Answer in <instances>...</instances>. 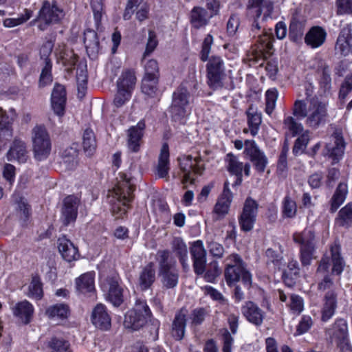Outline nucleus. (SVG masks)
<instances>
[{
    "label": "nucleus",
    "mask_w": 352,
    "mask_h": 352,
    "mask_svg": "<svg viewBox=\"0 0 352 352\" xmlns=\"http://www.w3.org/2000/svg\"><path fill=\"white\" fill-rule=\"evenodd\" d=\"M292 113L297 119L305 118L306 126L312 129L324 125L329 116L327 104L316 96L305 100H296Z\"/></svg>",
    "instance_id": "nucleus-1"
},
{
    "label": "nucleus",
    "mask_w": 352,
    "mask_h": 352,
    "mask_svg": "<svg viewBox=\"0 0 352 352\" xmlns=\"http://www.w3.org/2000/svg\"><path fill=\"white\" fill-rule=\"evenodd\" d=\"M120 180L116 186L109 192V203L112 214L116 218H122L129 208V204L133 199L135 189L132 178L122 173Z\"/></svg>",
    "instance_id": "nucleus-2"
},
{
    "label": "nucleus",
    "mask_w": 352,
    "mask_h": 352,
    "mask_svg": "<svg viewBox=\"0 0 352 352\" xmlns=\"http://www.w3.org/2000/svg\"><path fill=\"white\" fill-rule=\"evenodd\" d=\"M224 276L228 286H232L241 278L248 287L252 283V274L246 269V265L238 254H231L224 260Z\"/></svg>",
    "instance_id": "nucleus-3"
},
{
    "label": "nucleus",
    "mask_w": 352,
    "mask_h": 352,
    "mask_svg": "<svg viewBox=\"0 0 352 352\" xmlns=\"http://www.w3.org/2000/svg\"><path fill=\"white\" fill-rule=\"evenodd\" d=\"M157 261L159 265L158 274L163 286L167 289L176 287L179 280V272L176 261L171 258L170 252L166 250H159L157 252Z\"/></svg>",
    "instance_id": "nucleus-4"
},
{
    "label": "nucleus",
    "mask_w": 352,
    "mask_h": 352,
    "mask_svg": "<svg viewBox=\"0 0 352 352\" xmlns=\"http://www.w3.org/2000/svg\"><path fill=\"white\" fill-rule=\"evenodd\" d=\"M293 240L300 245L299 258L301 265L304 267L310 265L315 258L317 240L314 230L305 228L300 232H296L293 234Z\"/></svg>",
    "instance_id": "nucleus-5"
},
{
    "label": "nucleus",
    "mask_w": 352,
    "mask_h": 352,
    "mask_svg": "<svg viewBox=\"0 0 352 352\" xmlns=\"http://www.w3.org/2000/svg\"><path fill=\"white\" fill-rule=\"evenodd\" d=\"M190 94L188 90L180 85L173 93L170 113L175 121L181 122L191 113Z\"/></svg>",
    "instance_id": "nucleus-6"
},
{
    "label": "nucleus",
    "mask_w": 352,
    "mask_h": 352,
    "mask_svg": "<svg viewBox=\"0 0 352 352\" xmlns=\"http://www.w3.org/2000/svg\"><path fill=\"white\" fill-rule=\"evenodd\" d=\"M63 10L58 6L55 1H43L37 17L31 21L34 25L38 22V28L41 31L46 30L49 26L59 23L64 17Z\"/></svg>",
    "instance_id": "nucleus-7"
},
{
    "label": "nucleus",
    "mask_w": 352,
    "mask_h": 352,
    "mask_svg": "<svg viewBox=\"0 0 352 352\" xmlns=\"http://www.w3.org/2000/svg\"><path fill=\"white\" fill-rule=\"evenodd\" d=\"M206 64V78L208 87L217 90L223 87L226 78V65L222 57L212 56Z\"/></svg>",
    "instance_id": "nucleus-8"
},
{
    "label": "nucleus",
    "mask_w": 352,
    "mask_h": 352,
    "mask_svg": "<svg viewBox=\"0 0 352 352\" xmlns=\"http://www.w3.org/2000/svg\"><path fill=\"white\" fill-rule=\"evenodd\" d=\"M151 316V312L146 301L138 299L134 307L126 314L124 325L133 331L139 330L144 326Z\"/></svg>",
    "instance_id": "nucleus-9"
},
{
    "label": "nucleus",
    "mask_w": 352,
    "mask_h": 352,
    "mask_svg": "<svg viewBox=\"0 0 352 352\" xmlns=\"http://www.w3.org/2000/svg\"><path fill=\"white\" fill-rule=\"evenodd\" d=\"M274 41L272 32H265L259 35L252 47V51L248 54L249 61L257 63L259 60H264L270 57L274 53Z\"/></svg>",
    "instance_id": "nucleus-10"
},
{
    "label": "nucleus",
    "mask_w": 352,
    "mask_h": 352,
    "mask_svg": "<svg viewBox=\"0 0 352 352\" xmlns=\"http://www.w3.org/2000/svg\"><path fill=\"white\" fill-rule=\"evenodd\" d=\"M178 161L180 169L184 173L182 183L184 185L188 182L194 183L195 179L191 177L192 173L201 175L205 170L204 162L199 153L183 155L178 158Z\"/></svg>",
    "instance_id": "nucleus-11"
},
{
    "label": "nucleus",
    "mask_w": 352,
    "mask_h": 352,
    "mask_svg": "<svg viewBox=\"0 0 352 352\" xmlns=\"http://www.w3.org/2000/svg\"><path fill=\"white\" fill-rule=\"evenodd\" d=\"M119 275L116 273L108 276L101 287L106 292V300L114 307H120L124 302V287Z\"/></svg>",
    "instance_id": "nucleus-12"
},
{
    "label": "nucleus",
    "mask_w": 352,
    "mask_h": 352,
    "mask_svg": "<svg viewBox=\"0 0 352 352\" xmlns=\"http://www.w3.org/2000/svg\"><path fill=\"white\" fill-rule=\"evenodd\" d=\"M32 142L34 157L39 161L45 160L50 154L52 144L50 135L43 126H36L32 130Z\"/></svg>",
    "instance_id": "nucleus-13"
},
{
    "label": "nucleus",
    "mask_w": 352,
    "mask_h": 352,
    "mask_svg": "<svg viewBox=\"0 0 352 352\" xmlns=\"http://www.w3.org/2000/svg\"><path fill=\"white\" fill-rule=\"evenodd\" d=\"M258 204L251 197L245 201L243 210L239 217V224L243 232H249L254 228L258 213Z\"/></svg>",
    "instance_id": "nucleus-14"
},
{
    "label": "nucleus",
    "mask_w": 352,
    "mask_h": 352,
    "mask_svg": "<svg viewBox=\"0 0 352 352\" xmlns=\"http://www.w3.org/2000/svg\"><path fill=\"white\" fill-rule=\"evenodd\" d=\"M244 153L252 162L255 169L260 173L265 171L268 163L265 155L261 151L254 140L245 141Z\"/></svg>",
    "instance_id": "nucleus-15"
},
{
    "label": "nucleus",
    "mask_w": 352,
    "mask_h": 352,
    "mask_svg": "<svg viewBox=\"0 0 352 352\" xmlns=\"http://www.w3.org/2000/svg\"><path fill=\"white\" fill-rule=\"evenodd\" d=\"M16 117L14 109L6 111L0 109V144H5L13 136L12 123Z\"/></svg>",
    "instance_id": "nucleus-16"
},
{
    "label": "nucleus",
    "mask_w": 352,
    "mask_h": 352,
    "mask_svg": "<svg viewBox=\"0 0 352 352\" xmlns=\"http://www.w3.org/2000/svg\"><path fill=\"white\" fill-rule=\"evenodd\" d=\"M79 205L80 199L74 195L64 199L60 217L63 226H67L76 221Z\"/></svg>",
    "instance_id": "nucleus-17"
},
{
    "label": "nucleus",
    "mask_w": 352,
    "mask_h": 352,
    "mask_svg": "<svg viewBox=\"0 0 352 352\" xmlns=\"http://www.w3.org/2000/svg\"><path fill=\"white\" fill-rule=\"evenodd\" d=\"M243 317L251 324L260 327L263 323L265 313L257 304L252 301H246L241 307Z\"/></svg>",
    "instance_id": "nucleus-18"
},
{
    "label": "nucleus",
    "mask_w": 352,
    "mask_h": 352,
    "mask_svg": "<svg viewBox=\"0 0 352 352\" xmlns=\"http://www.w3.org/2000/svg\"><path fill=\"white\" fill-rule=\"evenodd\" d=\"M190 252L195 273L197 275H203L206 267V252L203 242L201 240L195 241L192 244Z\"/></svg>",
    "instance_id": "nucleus-19"
},
{
    "label": "nucleus",
    "mask_w": 352,
    "mask_h": 352,
    "mask_svg": "<svg viewBox=\"0 0 352 352\" xmlns=\"http://www.w3.org/2000/svg\"><path fill=\"white\" fill-rule=\"evenodd\" d=\"M16 215L23 226H27L31 216V206L20 192H14L11 197Z\"/></svg>",
    "instance_id": "nucleus-20"
},
{
    "label": "nucleus",
    "mask_w": 352,
    "mask_h": 352,
    "mask_svg": "<svg viewBox=\"0 0 352 352\" xmlns=\"http://www.w3.org/2000/svg\"><path fill=\"white\" fill-rule=\"evenodd\" d=\"M325 334L331 343H336L349 337L346 320L344 318H337L329 328L325 329Z\"/></svg>",
    "instance_id": "nucleus-21"
},
{
    "label": "nucleus",
    "mask_w": 352,
    "mask_h": 352,
    "mask_svg": "<svg viewBox=\"0 0 352 352\" xmlns=\"http://www.w3.org/2000/svg\"><path fill=\"white\" fill-rule=\"evenodd\" d=\"M66 91L64 86L56 83L51 95L52 108L58 116H62L65 113L66 104Z\"/></svg>",
    "instance_id": "nucleus-22"
},
{
    "label": "nucleus",
    "mask_w": 352,
    "mask_h": 352,
    "mask_svg": "<svg viewBox=\"0 0 352 352\" xmlns=\"http://www.w3.org/2000/svg\"><path fill=\"white\" fill-rule=\"evenodd\" d=\"M232 199V193L229 188V183L226 182L223 192L218 199L213 209V212L217 215L218 219L224 217L228 213Z\"/></svg>",
    "instance_id": "nucleus-23"
},
{
    "label": "nucleus",
    "mask_w": 352,
    "mask_h": 352,
    "mask_svg": "<svg viewBox=\"0 0 352 352\" xmlns=\"http://www.w3.org/2000/svg\"><path fill=\"white\" fill-rule=\"evenodd\" d=\"M226 162H227L228 170L233 175H235L237 177L236 184H241L242 182V172L244 170V173L246 176H249L250 174V165L249 164H243L239 162L237 157L232 153H228L226 155Z\"/></svg>",
    "instance_id": "nucleus-24"
},
{
    "label": "nucleus",
    "mask_w": 352,
    "mask_h": 352,
    "mask_svg": "<svg viewBox=\"0 0 352 352\" xmlns=\"http://www.w3.org/2000/svg\"><path fill=\"white\" fill-rule=\"evenodd\" d=\"M327 33L321 26H313L305 36V44L312 49L322 46L326 41Z\"/></svg>",
    "instance_id": "nucleus-25"
},
{
    "label": "nucleus",
    "mask_w": 352,
    "mask_h": 352,
    "mask_svg": "<svg viewBox=\"0 0 352 352\" xmlns=\"http://www.w3.org/2000/svg\"><path fill=\"white\" fill-rule=\"evenodd\" d=\"M331 139L333 144L329 143L326 145L327 155L332 159L333 163H337L344 154L345 144L340 133H334Z\"/></svg>",
    "instance_id": "nucleus-26"
},
{
    "label": "nucleus",
    "mask_w": 352,
    "mask_h": 352,
    "mask_svg": "<svg viewBox=\"0 0 352 352\" xmlns=\"http://www.w3.org/2000/svg\"><path fill=\"white\" fill-rule=\"evenodd\" d=\"M111 320L106 307L102 304H98L91 314L94 325L102 330H108L111 327Z\"/></svg>",
    "instance_id": "nucleus-27"
},
{
    "label": "nucleus",
    "mask_w": 352,
    "mask_h": 352,
    "mask_svg": "<svg viewBox=\"0 0 352 352\" xmlns=\"http://www.w3.org/2000/svg\"><path fill=\"white\" fill-rule=\"evenodd\" d=\"M188 311L186 308H182L176 312L172 324V336L177 340H181L185 333L186 326V317Z\"/></svg>",
    "instance_id": "nucleus-28"
},
{
    "label": "nucleus",
    "mask_w": 352,
    "mask_h": 352,
    "mask_svg": "<svg viewBox=\"0 0 352 352\" xmlns=\"http://www.w3.org/2000/svg\"><path fill=\"white\" fill-rule=\"evenodd\" d=\"M145 123L140 120L136 126H131L128 131V147L133 152L140 149L141 139L144 135Z\"/></svg>",
    "instance_id": "nucleus-29"
},
{
    "label": "nucleus",
    "mask_w": 352,
    "mask_h": 352,
    "mask_svg": "<svg viewBox=\"0 0 352 352\" xmlns=\"http://www.w3.org/2000/svg\"><path fill=\"white\" fill-rule=\"evenodd\" d=\"M58 248L62 257L67 262L76 261L79 258L78 248L65 236L58 239Z\"/></svg>",
    "instance_id": "nucleus-30"
},
{
    "label": "nucleus",
    "mask_w": 352,
    "mask_h": 352,
    "mask_svg": "<svg viewBox=\"0 0 352 352\" xmlns=\"http://www.w3.org/2000/svg\"><path fill=\"white\" fill-rule=\"evenodd\" d=\"M336 308L337 294L334 291H328L324 297V304L321 310L322 321H329L335 314Z\"/></svg>",
    "instance_id": "nucleus-31"
},
{
    "label": "nucleus",
    "mask_w": 352,
    "mask_h": 352,
    "mask_svg": "<svg viewBox=\"0 0 352 352\" xmlns=\"http://www.w3.org/2000/svg\"><path fill=\"white\" fill-rule=\"evenodd\" d=\"M28 157L25 143L15 138L8 152V160L10 161L17 160L19 162L24 163L27 161Z\"/></svg>",
    "instance_id": "nucleus-32"
},
{
    "label": "nucleus",
    "mask_w": 352,
    "mask_h": 352,
    "mask_svg": "<svg viewBox=\"0 0 352 352\" xmlns=\"http://www.w3.org/2000/svg\"><path fill=\"white\" fill-rule=\"evenodd\" d=\"M13 314L25 324L30 322L34 314L32 305L25 300L16 303L12 307Z\"/></svg>",
    "instance_id": "nucleus-33"
},
{
    "label": "nucleus",
    "mask_w": 352,
    "mask_h": 352,
    "mask_svg": "<svg viewBox=\"0 0 352 352\" xmlns=\"http://www.w3.org/2000/svg\"><path fill=\"white\" fill-rule=\"evenodd\" d=\"M348 194V186L346 182H340L329 200V212H336L346 200Z\"/></svg>",
    "instance_id": "nucleus-34"
},
{
    "label": "nucleus",
    "mask_w": 352,
    "mask_h": 352,
    "mask_svg": "<svg viewBox=\"0 0 352 352\" xmlns=\"http://www.w3.org/2000/svg\"><path fill=\"white\" fill-rule=\"evenodd\" d=\"M155 280V265L153 262H150L140 272L138 284L142 290H146L151 287Z\"/></svg>",
    "instance_id": "nucleus-35"
},
{
    "label": "nucleus",
    "mask_w": 352,
    "mask_h": 352,
    "mask_svg": "<svg viewBox=\"0 0 352 352\" xmlns=\"http://www.w3.org/2000/svg\"><path fill=\"white\" fill-rule=\"evenodd\" d=\"M212 14L201 7H194L190 12V21L195 29H199L208 25Z\"/></svg>",
    "instance_id": "nucleus-36"
},
{
    "label": "nucleus",
    "mask_w": 352,
    "mask_h": 352,
    "mask_svg": "<svg viewBox=\"0 0 352 352\" xmlns=\"http://www.w3.org/2000/svg\"><path fill=\"white\" fill-rule=\"evenodd\" d=\"M137 78L134 69H124L117 81V88L132 92L135 88Z\"/></svg>",
    "instance_id": "nucleus-37"
},
{
    "label": "nucleus",
    "mask_w": 352,
    "mask_h": 352,
    "mask_svg": "<svg viewBox=\"0 0 352 352\" xmlns=\"http://www.w3.org/2000/svg\"><path fill=\"white\" fill-rule=\"evenodd\" d=\"M169 166V148L167 144L162 146L156 168V173L159 177L166 178L168 176Z\"/></svg>",
    "instance_id": "nucleus-38"
},
{
    "label": "nucleus",
    "mask_w": 352,
    "mask_h": 352,
    "mask_svg": "<svg viewBox=\"0 0 352 352\" xmlns=\"http://www.w3.org/2000/svg\"><path fill=\"white\" fill-rule=\"evenodd\" d=\"M305 29V21L292 17L289 27V38L295 43L301 41Z\"/></svg>",
    "instance_id": "nucleus-39"
},
{
    "label": "nucleus",
    "mask_w": 352,
    "mask_h": 352,
    "mask_svg": "<svg viewBox=\"0 0 352 352\" xmlns=\"http://www.w3.org/2000/svg\"><path fill=\"white\" fill-rule=\"evenodd\" d=\"M76 290L82 294L91 292L94 290V273L87 272L75 280Z\"/></svg>",
    "instance_id": "nucleus-40"
},
{
    "label": "nucleus",
    "mask_w": 352,
    "mask_h": 352,
    "mask_svg": "<svg viewBox=\"0 0 352 352\" xmlns=\"http://www.w3.org/2000/svg\"><path fill=\"white\" fill-rule=\"evenodd\" d=\"M84 44L89 56H95L100 51L98 35L94 30H87L85 32Z\"/></svg>",
    "instance_id": "nucleus-41"
},
{
    "label": "nucleus",
    "mask_w": 352,
    "mask_h": 352,
    "mask_svg": "<svg viewBox=\"0 0 352 352\" xmlns=\"http://www.w3.org/2000/svg\"><path fill=\"white\" fill-rule=\"evenodd\" d=\"M248 8L256 10V17H259L263 11L264 13V18L270 16L274 10V4L272 0H249Z\"/></svg>",
    "instance_id": "nucleus-42"
},
{
    "label": "nucleus",
    "mask_w": 352,
    "mask_h": 352,
    "mask_svg": "<svg viewBox=\"0 0 352 352\" xmlns=\"http://www.w3.org/2000/svg\"><path fill=\"white\" fill-rule=\"evenodd\" d=\"M335 223L338 226L345 228L352 226V202L348 203L340 210Z\"/></svg>",
    "instance_id": "nucleus-43"
},
{
    "label": "nucleus",
    "mask_w": 352,
    "mask_h": 352,
    "mask_svg": "<svg viewBox=\"0 0 352 352\" xmlns=\"http://www.w3.org/2000/svg\"><path fill=\"white\" fill-rule=\"evenodd\" d=\"M249 131L252 136L257 135L261 123V114L250 105L246 111Z\"/></svg>",
    "instance_id": "nucleus-44"
},
{
    "label": "nucleus",
    "mask_w": 352,
    "mask_h": 352,
    "mask_svg": "<svg viewBox=\"0 0 352 352\" xmlns=\"http://www.w3.org/2000/svg\"><path fill=\"white\" fill-rule=\"evenodd\" d=\"M331 262L333 265L332 272L340 275L344 269V261L340 254V246L333 244L331 246Z\"/></svg>",
    "instance_id": "nucleus-45"
},
{
    "label": "nucleus",
    "mask_w": 352,
    "mask_h": 352,
    "mask_svg": "<svg viewBox=\"0 0 352 352\" xmlns=\"http://www.w3.org/2000/svg\"><path fill=\"white\" fill-rule=\"evenodd\" d=\"M46 316L50 318L65 319L69 314V308L64 303L56 304L47 307L45 311Z\"/></svg>",
    "instance_id": "nucleus-46"
},
{
    "label": "nucleus",
    "mask_w": 352,
    "mask_h": 352,
    "mask_svg": "<svg viewBox=\"0 0 352 352\" xmlns=\"http://www.w3.org/2000/svg\"><path fill=\"white\" fill-rule=\"evenodd\" d=\"M160 77H143L141 89L143 94L151 98H154L158 91Z\"/></svg>",
    "instance_id": "nucleus-47"
},
{
    "label": "nucleus",
    "mask_w": 352,
    "mask_h": 352,
    "mask_svg": "<svg viewBox=\"0 0 352 352\" xmlns=\"http://www.w3.org/2000/svg\"><path fill=\"white\" fill-rule=\"evenodd\" d=\"M82 146L85 153L91 156L96 149V140L94 131L90 129L85 130L82 135Z\"/></svg>",
    "instance_id": "nucleus-48"
},
{
    "label": "nucleus",
    "mask_w": 352,
    "mask_h": 352,
    "mask_svg": "<svg viewBox=\"0 0 352 352\" xmlns=\"http://www.w3.org/2000/svg\"><path fill=\"white\" fill-rule=\"evenodd\" d=\"M297 212V206L294 200L289 195L284 197L282 202V214L285 218H294Z\"/></svg>",
    "instance_id": "nucleus-49"
},
{
    "label": "nucleus",
    "mask_w": 352,
    "mask_h": 352,
    "mask_svg": "<svg viewBox=\"0 0 352 352\" xmlns=\"http://www.w3.org/2000/svg\"><path fill=\"white\" fill-rule=\"evenodd\" d=\"M28 296L30 298L41 299L43 296V288L41 279L38 276H33L28 287Z\"/></svg>",
    "instance_id": "nucleus-50"
},
{
    "label": "nucleus",
    "mask_w": 352,
    "mask_h": 352,
    "mask_svg": "<svg viewBox=\"0 0 352 352\" xmlns=\"http://www.w3.org/2000/svg\"><path fill=\"white\" fill-rule=\"evenodd\" d=\"M52 64L50 59L45 58V63L42 69L39 79L41 87H45L52 82Z\"/></svg>",
    "instance_id": "nucleus-51"
},
{
    "label": "nucleus",
    "mask_w": 352,
    "mask_h": 352,
    "mask_svg": "<svg viewBox=\"0 0 352 352\" xmlns=\"http://www.w3.org/2000/svg\"><path fill=\"white\" fill-rule=\"evenodd\" d=\"M32 16V11L25 9L24 12L17 18H8L3 21V25L7 28H13L21 25L29 20Z\"/></svg>",
    "instance_id": "nucleus-52"
},
{
    "label": "nucleus",
    "mask_w": 352,
    "mask_h": 352,
    "mask_svg": "<svg viewBox=\"0 0 352 352\" xmlns=\"http://www.w3.org/2000/svg\"><path fill=\"white\" fill-rule=\"evenodd\" d=\"M277 98L278 91L275 88L268 89L265 92V112L268 115H271L275 109Z\"/></svg>",
    "instance_id": "nucleus-53"
},
{
    "label": "nucleus",
    "mask_w": 352,
    "mask_h": 352,
    "mask_svg": "<svg viewBox=\"0 0 352 352\" xmlns=\"http://www.w3.org/2000/svg\"><path fill=\"white\" fill-rule=\"evenodd\" d=\"M49 346L52 349V352H72L69 343L62 338H52Z\"/></svg>",
    "instance_id": "nucleus-54"
},
{
    "label": "nucleus",
    "mask_w": 352,
    "mask_h": 352,
    "mask_svg": "<svg viewBox=\"0 0 352 352\" xmlns=\"http://www.w3.org/2000/svg\"><path fill=\"white\" fill-rule=\"evenodd\" d=\"M283 124L293 136H296L303 131L302 124L297 122L292 116H287L285 118Z\"/></svg>",
    "instance_id": "nucleus-55"
},
{
    "label": "nucleus",
    "mask_w": 352,
    "mask_h": 352,
    "mask_svg": "<svg viewBox=\"0 0 352 352\" xmlns=\"http://www.w3.org/2000/svg\"><path fill=\"white\" fill-rule=\"evenodd\" d=\"M221 274V270L219 267L217 261L210 262L206 267L204 273V278L207 282H213Z\"/></svg>",
    "instance_id": "nucleus-56"
},
{
    "label": "nucleus",
    "mask_w": 352,
    "mask_h": 352,
    "mask_svg": "<svg viewBox=\"0 0 352 352\" xmlns=\"http://www.w3.org/2000/svg\"><path fill=\"white\" fill-rule=\"evenodd\" d=\"M309 142V133L308 131H307L296 140L293 147V153L295 155L302 153L306 148Z\"/></svg>",
    "instance_id": "nucleus-57"
},
{
    "label": "nucleus",
    "mask_w": 352,
    "mask_h": 352,
    "mask_svg": "<svg viewBox=\"0 0 352 352\" xmlns=\"http://www.w3.org/2000/svg\"><path fill=\"white\" fill-rule=\"evenodd\" d=\"M318 73L320 72L321 75L319 79L320 87L326 91L329 90L331 85V78L330 76V69L326 65H322L321 70L317 69Z\"/></svg>",
    "instance_id": "nucleus-58"
},
{
    "label": "nucleus",
    "mask_w": 352,
    "mask_h": 352,
    "mask_svg": "<svg viewBox=\"0 0 352 352\" xmlns=\"http://www.w3.org/2000/svg\"><path fill=\"white\" fill-rule=\"evenodd\" d=\"M289 302L287 306L294 314H300L304 309V302L302 297L296 294H292L289 297Z\"/></svg>",
    "instance_id": "nucleus-59"
},
{
    "label": "nucleus",
    "mask_w": 352,
    "mask_h": 352,
    "mask_svg": "<svg viewBox=\"0 0 352 352\" xmlns=\"http://www.w3.org/2000/svg\"><path fill=\"white\" fill-rule=\"evenodd\" d=\"M208 314L209 311L206 308L199 307L195 309L191 313L192 324L195 326L201 324Z\"/></svg>",
    "instance_id": "nucleus-60"
},
{
    "label": "nucleus",
    "mask_w": 352,
    "mask_h": 352,
    "mask_svg": "<svg viewBox=\"0 0 352 352\" xmlns=\"http://www.w3.org/2000/svg\"><path fill=\"white\" fill-rule=\"evenodd\" d=\"M117 89L118 91L114 97L113 104L116 107L119 108L123 106L126 102L129 100L131 97L132 92L123 89Z\"/></svg>",
    "instance_id": "nucleus-61"
},
{
    "label": "nucleus",
    "mask_w": 352,
    "mask_h": 352,
    "mask_svg": "<svg viewBox=\"0 0 352 352\" xmlns=\"http://www.w3.org/2000/svg\"><path fill=\"white\" fill-rule=\"evenodd\" d=\"M213 43V37L211 34H208L206 35V36L204 38V41L202 43L201 45V50L200 52V59L205 62L210 57L209 54L210 52L211 46Z\"/></svg>",
    "instance_id": "nucleus-62"
},
{
    "label": "nucleus",
    "mask_w": 352,
    "mask_h": 352,
    "mask_svg": "<svg viewBox=\"0 0 352 352\" xmlns=\"http://www.w3.org/2000/svg\"><path fill=\"white\" fill-rule=\"evenodd\" d=\"M173 250L178 258L186 257L188 255L187 246L180 238H175L173 241Z\"/></svg>",
    "instance_id": "nucleus-63"
},
{
    "label": "nucleus",
    "mask_w": 352,
    "mask_h": 352,
    "mask_svg": "<svg viewBox=\"0 0 352 352\" xmlns=\"http://www.w3.org/2000/svg\"><path fill=\"white\" fill-rule=\"evenodd\" d=\"M352 91V72L348 74L344 82L342 83L339 97L341 99H345L348 94Z\"/></svg>",
    "instance_id": "nucleus-64"
}]
</instances>
